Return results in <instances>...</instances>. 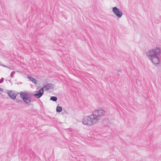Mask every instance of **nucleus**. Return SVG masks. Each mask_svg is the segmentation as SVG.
Here are the masks:
<instances>
[{"label":"nucleus","mask_w":161,"mask_h":161,"mask_svg":"<svg viewBox=\"0 0 161 161\" xmlns=\"http://www.w3.org/2000/svg\"><path fill=\"white\" fill-rule=\"evenodd\" d=\"M106 113L105 111L102 109L94 111L92 115L84 118L82 123L85 125L89 126L94 125L101 119Z\"/></svg>","instance_id":"obj_1"},{"label":"nucleus","mask_w":161,"mask_h":161,"mask_svg":"<svg viewBox=\"0 0 161 161\" xmlns=\"http://www.w3.org/2000/svg\"><path fill=\"white\" fill-rule=\"evenodd\" d=\"M161 53V50L159 47H156L150 50L147 53V55L148 58L155 65L160 63L159 58Z\"/></svg>","instance_id":"obj_2"},{"label":"nucleus","mask_w":161,"mask_h":161,"mask_svg":"<svg viewBox=\"0 0 161 161\" xmlns=\"http://www.w3.org/2000/svg\"><path fill=\"white\" fill-rule=\"evenodd\" d=\"M20 97L23 99L24 101L28 104H29L31 102V98L28 94L27 93L21 92L20 94Z\"/></svg>","instance_id":"obj_3"},{"label":"nucleus","mask_w":161,"mask_h":161,"mask_svg":"<svg viewBox=\"0 0 161 161\" xmlns=\"http://www.w3.org/2000/svg\"><path fill=\"white\" fill-rule=\"evenodd\" d=\"M112 11L118 18H120L122 17L123 14L122 12L119 8L116 7H114L113 8Z\"/></svg>","instance_id":"obj_4"},{"label":"nucleus","mask_w":161,"mask_h":161,"mask_svg":"<svg viewBox=\"0 0 161 161\" xmlns=\"http://www.w3.org/2000/svg\"><path fill=\"white\" fill-rule=\"evenodd\" d=\"M44 90L43 88H42L39 91L36 93L34 94L35 97L37 98H39L44 93Z\"/></svg>","instance_id":"obj_5"},{"label":"nucleus","mask_w":161,"mask_h":161,"mask_svg":"<svg viewBox=\"0 0 161 161\" xmlns=\"http://www.w3.org/2000/svg\"><path fill=\"white\" fill-rule=\"evenodd\" d=\"M8 96L13 99H15L16 94L14 93L13 92L10 91L8 92Z\"/></svg>","instance_id":"obj_6"},{"label":"nucleus","mask_w":161,"mask_h":161,"mask_svg":"<svg viewBox=\"0 0 161 161\" xmlns=\"http://www.w3.org/2000/svg\"><path fill=\"white\" fill-rule=\"evenodd\" d=\"M52 85L51 84H48L44 86L42 88L45 89V90L47 91L48 90L50 89L51 87L52 86Z\"/></svg>","instance_id":"obj_7"},{"label":"nucleus","mask_w":161,"mask_h":161,"mask_svg":"<svg viewBox=\"0 0 161 161\" xmlns=\"http://www.w3.org/2000/svg\"><path fill=\"white\" fill-rule=\"evenodd\" d=\"M28 78L30 80L32 81L33 83L35 85L37 84L36 81L34 78L28 76Z\"/></svg>","instance_id":"obj_8"},{"label":"nucleus","mask_w":161,"mask_h":161,"mask_svg":"<svg viewBox=\"0 0 161 161\" xmlns=\"http://www.w3.org/2000/svg\"><path fill=\"white\" fill-rule=\"evenodd\" d=\"M62 108L61 106H58L56 108V111L58 112H60L62 111Z\"/></svg>","instance_id":"obj_9"},{"label":"nucleus","mask_w":161,"mask_h":161,"mask_svg":"<svg viewBox=\"0 0 161 161\" xmlns=\"http://www.w3.org/2000/svg\"><path fill=\"white\" fill-rule=\"evenodd\" d=\"M50 100L53 101L55 102L57 100V98L56 97L52 96L50 97Z\"/></svg>","instance_id":"obj_10"},{"label":"nucleus","mask_w":161,"mask_h":161,"mask_svg":"<svg viewBox=\"0 0 161 161\" xmlns=\"http://www.w3.org/2000/svg\"><path fill=\"white\" fill-rule=\"evenodd\" d=\"M15 71H12L10 74V76L12 77L13 78L14 77V75H15Z\"/></svg>","instance_id":"obj_11"},{"label":"nucleus","mask_w":161,"mask_h":161,"mask_svg":"<svg viewBox=\"0 0 161 161\" xmlns=\"http://www.w3.org/2000/svg\"><path fill=\"white\" fill-rule=\"evenodd\" d=\"M4 80V78H2L0 80V83H1Z\"/></svg>","instance_id":"obj_12"},{"label":"nucleus","mask_w":161,"mask_h":161,"mask_svg":"<svg viewBox=\"0 0 161 161\" xmlns=\"http://www.w3.org/2000/svg\"><path fill=\"white\" fill-rule=\"evenodd\" d=\"M8 68H9L10 69L13 70L14 69V68L12 66H10V67H8Z\"/></svg>","instance_id":"obj_13"},{"label":"nucleus","mask_w":161,"mask_h":161,"mask_svg":"<svg viewBox=\"0 0 161 161\" xmlns=\"http://www.w3.org/2000/svg\"><path fill=\"white\" fill-rule=\"evenodd\" d=\"M3 89L2 88L0 87V91H3Z\"/></svg>","instance_id":"obj_14"},{"label":"nucleus","mask_w":161,"mask_h":161,"mask_svg":"<svg viewBox=\"0 0 161 161\" xmlns=\"http://www.w3.org/2000/svg\"><path fill=\"white\" fill-rule=\"evenodd\" d=\"M19 101L22 102V101H19Z\"/></svg>","instance_id":"obj_15"}]
</instances>
